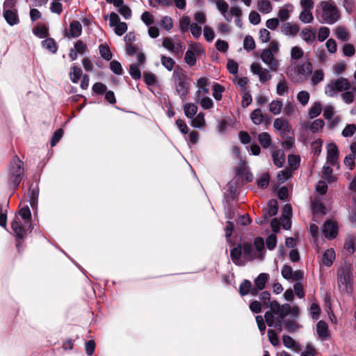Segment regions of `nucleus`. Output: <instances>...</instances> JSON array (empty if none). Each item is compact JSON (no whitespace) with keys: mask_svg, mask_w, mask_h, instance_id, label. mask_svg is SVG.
<instances>
[{"mask_svg":"<svg viewBox=\"0 0 356 356\" xmlns=\"http://www.w3.org/2000/svg\"><path fill=\"white\" fill-rule=\"evenodd\" d=\"M24 175L23 163L15 157L12 161L9 168L10 185L16 188L19 184Z\"/></svg>","mask_w":356,"mask_h":356,"instance_id":"1a4fd4ad","label":"nucleus"},{"mask_svg":"<svg viewBox=\"0 0 356 356\" xmlns=\"http://www.w3.org/2000/svg\"><path fill=\"white\" fill-rule=\"evenodd\" d=\"M341 92V98L346 104H350L356 99V88L352 87V83L346 78L339 77L331 81L325 88V93L334 97Z\"/></svg>","mask_w":356,"mask_h":356,"instance_id":"f257e3e1","label":"nucleus"},{"mask_svg":"<svg viewBox=\"0 0 356 356\" xmlns=\"http://www.w3.org/2000/svg\"><path fill=\"white\" fill-rule=\"evenodd\" d=\"M337 279L340 293L342 294H351L353 291V275L350 264L345 263L338 268Z\"/></svg>","mask_w":356,"mask_h":356,"instance_id":"20e7f679","label":"nucleus"},{"mask_svg":"<svg viewBox=\"0 0 356 356\" xmlns=\"http://www.w3.org/2000/svg\"><path fill=\"white\" fill-rule=\"evenodd\" d=\"M109 25L114 27L116 35L121 36L127 31V25L125 22H120V17L115 13H111L109 16Z\"/></svg>","mask_w":356,"mask_h":356,"instance_id":"4468645a","label":"nucleus"},{"mask_svg":"<svg viewBox=\"0 0 356 356\" xmlns=\"http://www.w3.org/2000/svg\"><path fill=\"white\" fill-rule=\"evenodd\" d=\"M330 35V29L327 27L323 26L318 29V40L320 42L325 40Z\"/></svg>","mask_w":356,"mask_h":356,"instance_id":"69168bd1","label":"nucleus"},{"mask_svg":"<svg viewBox=\"0 0 356 356\" xmlns=\"http://www.w3.org/2000/svg\"><path fill=\"white\" fill-rule=\"evenodd\" d=\"M336 36L339 40L346 41L349 39V33L344 27H338L336 29Z\"/></svg>","mask_w":356,"mask_h":356,"instance_id":"6e6d98bb","label":"nucleus"},{"mask_svg":"<svg viewBox=\"0 0 356 356\" xmlns=\"http://www.w3.org/2000/svg\"><path fill=\"white\" fill-rule=\"evenodd\" d=\"M268 214L269 216H273L278 211L277 202L275 200H271L268 203Z\"/></svg>","mask_w":356,"mask_h":356,"instance_id":"5fc2aeb1","label":"nucleus"},{"mask_svg":"<svg viewBox=\"0 0 356 356\" xmlns=\"http://www.w3.org/2000/svg\"><path fill=\"white\" fill-rule=\"evenodd\" d=\"M33 33L40 38H43L47 35V29L44 25L38 26L33 29Z\"/></svg>","mask_w":356,"mask_h":356,"instance_id":"774afa93","label":"nucleus"},{"mask_svg":"<svg viewBox=\"0 0 356 356\" xmlns=\"http://www.w3.org/2000/svg\"><path fill=\"white\" fill-rule=\"evenodd\" d=\"M283 344L288 348H292L296 351L300 350V346L290 336L284 335L282 339Z\"/></svg>","mask_w":356,"mask_h":356,"instance_id":"58836bf2","label":"nucleus"},{"mask_svg":"<svg viewBox=\"0 0 356 356\" xmlns=\"http://www.w3.org/2000/svg\"><path fill=\"white\" fill-rule=\"evenodd\" d=\"M322 111V105L320 102H316L310 108L309 115L311 118L318 116Z\"/></svg>","mask_w":356,"mask_h":356,"instance_id":"603ef678","label":"nucleus"},{"mask_svg":"<svg viewBox=\"0 0 356 356\" xmlns=\"http://www.w3.org/2000/svg\"><path fill=\"white\" fill-rule=\"evenodd\" d=\"M191 124L195 128L203 127L205 124L204 114L200 112L197 114L196 116L195 115L193 118L191 119Z\"/></svg>","mask_w":356,"mask_h":356,"instance_id":"e433bc0d","label":"nucleus"},{"mask_svg":"<svg viewBox=\"0 0 356 356\" xmlns=\"http://www.w3.org/2000/svg\"><path fill=\"white\" fill-rule=\"evenodd\" d=\"M322 232L329 240L336 238L338 234L337 222L330 220H327L323 225Z\"/></svg>","mask_w":356,"mask_h":356,"instance_id":"dca6fc26","label":"nucleus"},{"mask_svg":"<svg viewBox=\"0 0 356 356\" xmlns=\"http://www.w3.org/2000/svg\"><path fill=\"white\" fill-rule=\"evenodd\" d=\"M355 131L356 125L354 124H349L343 129L341 134L343 137H350L355 133Z\"/></svg>","mask_w":356,"mask_h":356,"instance_id":"680f3d73","label":"nucleus"},{"mask_svg":"<svg viewBox=\"0 0 356 356\" xmlns=\"http://www.w3.org/2000/svg\"><path fill=\"white\" fill-rule=\"evenodd\" d=\"M161 62L162 65L168 71L172 70L175 65V62L172 58L165 56H161Z\"/></svg>","mask_w":356,"mask_h":356,"instance_id":"09e8293b","label":"nucleus"},{"mask_svg":"<svg viewBox=\"0 0 356 356\" xmlns=\"http://www.w3.org/2000/svg\"><path fill=\"white\" fill-rule=\"evenodd\" d=\"M339 157V151L337 145L334 143H330L327 146V162L332 165L337 163Z\"/></svg>","mask_w":356,"mask_h":356,"instance_id":"aec40b11","label":"nucleus"},{"mask_svg":"<svg viewBox=\"0 0 356 356\" xmlns=\"http://www.w3.org/2000/svg\"><path fill=\"white\" fill-rule=\"evenodd\" d=\"M99 53L102 57L106 60H110L112 58V54L109 47L106 44L99 45Z\"/></svg>","mask_w":356,"mask_h":356,"instance_id":"13d9d810","label":"nucleus"},{"mask_svg":"<svg viewBox=\"0 0 356 356\" xmlns=\"http://www.w3.org/2000/svg\"><path fill=\"white\" fill-rule=\"evenodd\" d=\"M191 21L190 17L187 15L182 16L179 22V28L181 33H186L188 31L191 26Z\"/></svg>","mask_w":356,"mask_h":356,"instance_id":"a19ab883","label":"nucleus"},{"mask_svg":"<svg viewBox=\"0 0 356 356\" xmlns=\"http://www.w3.org/2000/svg\"><path fill=\"white\" fill-rule=\"evenodd\" d=\"M212 90L214 99L217 101L221 100L222 97V93L224 92L225 88L219 83H215L212 86Z\"/></svg>","mask_w":356,"mask_h":356,"instance_id":"c03bdc74","label":"nucleus"},{"mask_svg":"<svg viewBox=\"0 0 356 356\" xmlns=\"http://www.w3.org/2000/svg\"><path fill=\"white\" fill-rule=\"evenodd\" d=\"M280 31L284 35L295 37L298 33L300 27L297 24L293 22H285L282 24Z\"/></svg>","mask_w":356,"mask_h":356,"instance_id":"a211bd4d","label":"nucleus"},{"mask_svg":"<svg viewBox=\"0 0 356 356\" xmlns=\"http://www.w3.org/2000/svg\"><path fill=\"white\" fill-rule=\"evenodd\" d=\"M312 209L314 216V220L318 222L316 219L318 216H323L326 213V209L323 204L318 200L312 202Z\"/></svg>","mask_w":356,"mask_h":356,"instance_id":"412c9836","label":"nucleus"},{"mask_svg":"<svg viewBox=\"0 0 356 356\" xmlns=\"http://www.w3.org/2000/svg\"><path fill=\"white\" fill-rule=\"evenodd\" d=\"M344 248L350 254H353L356 250V238L353 236H348L345 241Z\"/></svg>","mask_w":356,"mask_h":356,"instance_id":"f704fd0d","label":"nucleus"},{"mask_svg":"<svg viewBox=\"0 0 356 356\" xmlns=\"http://www.w3.org/2000/svg\"><path fill=\"white\" fill-rule=\"evenodd\" d=\"M243 243V259L252 261L256 259H262L264 257V241L261 237L254 239L253 245L249 243Z\"/></svg>","mask_w":356,"mask_h":356,"instance_id":"0eeeda50","label":"nucleus"},{"mask_svg":"<svg viewBox=\"0 0 356 356\" xmlns=\"http://www.w3.org/2000/svg\"><path fill=\"white\" fill-rule=\"evenodd\" d=\"M324 125V122L323 120L317 119L314 120L309 125V129L315 133L318 132L320 129L323 128Z\"/></svg>","mask_w":356,"mask_h":356,"instance_id":"0e129e2a","label":"nucleus"},{"mask_svg":"<svg viewBox=\"0 0 356 356\" xmlns=\"http://www.w3.org/2000/svg\"><path fill=\"white\" fill-rule=\"evenodd\" d=\"M204 53V49L200 44H193L186 51L184 60L190 66H194L196 64L197 57Z\"/></svg>","mask_w":356,"mask_h":356,"instance_id":"9b49d317","label":"nucleus"},{"mask_svg":"<svg viewBox=\"0 0 356 356\" xmlns=\"http://www.w3.org/2000/svg\"><path fill=\"white\" fill-rule=\"evenodd\" d=\"M282 101L274 100L269 104V111L274 115H278L282 111Z\"/></svg>","mask_w":356,"mask_h":356,"instance_id":"a18cd8bd","label":"nucleus"},{"mask_svg":"<svg viewBox=\"0 0 356 356\" xmlns=\"http://www.w3.org/2000/svg\"><path fill=\"white\" fill-rule=\"evenodd\" d=\"M257 8L264 14H268L273 10V5L269 0H258Z\"/></svg>","mask_w":356,"mask_h":356,"instance_id":"c756f323","label":"nucleus"},{"mask_svg":"<svg viewBox=\"0 0 356 356\" xmlns=\"http://www.w3.org/2000/svg\"><path fill=\"white\" fill-rule=\"evenodd\" d=\"M275 132L282 138L293 135L292 129L289 122L283 118H277L273 122Z\"/></svg>","mask_w":356,"mask_h":356,"instance_id":"f8f14e48","label":"nucleus"},{"mask_svg":"<svg viewBox=\"0 0 356 356\" xmlns=\"http://www.w3.org/2000/svg\"><path fill=\"white\" fill-rule=\"evenodd\" d=\"M195 101L198 102L203 109L208 110L213 106V100L209 97H202L200 98L195 99Z\"/></svg>","mask_w":356,"mask_h":356,"instance_id":"79ce46f5","label":"nucleus"},{"mask_svg":"<svg viewBox=\"0 0 356 356\" xmlns=\"http://www.w3.org/2000/svg\"><path fill=\"white\" fill-rule=\"evenodd\" d=\"M309 98V93L305 90L300 91L297 95V99L302 106H305L308 104Z\"/></svg>","mask_w":356,"mask_h":356,"instance_id":"bf43d9fd","label":"nucleus"},{"mask_svg":"<svg viewBox=\"0 0 356 356\" xmlns=\"http://www.w3.org/2000/svg\"><path fill=\"white\" fill-rule=\"evenodd\" d=\"M312 63L307 60L304 62L292 61L286 68V74L296 81H304L312 74Z\"/></svg>","mask_w":356,"mask_h":356,"instance_id":"39448f33","label":"nucleus"},{"mask_svg":"<svg viewBox=\"0 0 356 356\" xmlns=\"http://www.w3.org/2000/svg\"><path fill=\"white\" fill-rule=\"evenodd\" d=\"M272 159L275 165L281 168L285 163V154L282 149L274 150L272 153Z\"/></svg>","mask_w":356,"mask_h":356,"instance_id":"393cba45","label":"nucleus"},{"mask_svg":"<svg viewBox=\"0 0 356 356\" xmlns=\"http://www.w3.org/2000/svg\"><path fill=\"white\" fill-rule=\"evenodd\" d=\"M19 214L24 221V226H22L17 220H15L11 223V228L17 238H23L26 234V227H30L31 214L28 207L22 208Z\"/></svg>","mask_w":356,"mask_h":356,"instance_id":"6e6552de","label":"nucleus"},{"mask_svg":"<svg viewBox=\"0 0 356 356\" xmlns=\"http://www.w3.org/2000/svg\"><path fill=\"white\" fill-rule=\"evenodd\" d=\"M258 141L264 148H268L271 145V137L267 132H262L258 135Z\"/></svg>","mask_w":356,"mask_h":356,"instance_id":"ea45409f","label":"nucleus"},{"mask_svg":"<svg viewBox=\"0 0 356 356\" xmlns=\"http://www.w3.org/2000/svg\"><path fill=\"white\" fill-rule=\"evenodd\" d=\"M298 313H264V317L267 325L273 327L279 332L282 330V326L290 331L296 329V323L293 320L286 319L289 314L291 317H296Z\"/></svg>","mask_w":356,"mask_h":356,"instance_id":"7ed1b4c3","label":"nucleus"},{"mask_svg":"<svg viewBox=\"0 0 356 356\" xmlns=\"http://www.w3.org/2000/svg\"><path fill=\"white\" fill-rule=\"evenodd\" d=\"M324 79V73L321 70H317L312 75L311 81L314 85H316Z\"/></svg>","mask_w":356,"mask_h":356,"instance_id":"4d7b16f0","label":"nucleus"},{"mask_svg":"<svg viewBox=\"0 0 356 356\" xmlns=\"http://www.w3.org/2000/svg\"><path fill=\"white\" fill-rule=\"evenodd\" d=\"M42 47L51 53H55L57 51V46L55 41L51 38H47L42 41Z\"/></svg>","mask_w":356,"mask_h":356,"instance_id":"de8ad7c7","label":"nucleus"},{"mask_svg":"<svg viewBox=\"0 0 356 356\" xmlns=\"http://www.w3.org/2000/svg\"><path fill=\"white\" fill-rule=\"evenodd\" d=\"M279 51V42L276 40H273L267 48L263 49L260 54L261 60L273 72H277L280 66V60L277 58Z\"/></svg>","mask_w":356,"mask_h":356,"instance_id":"423d86ee","label":"nucleus"},{"mask_svg":"<svg viewBox=\"0 0 356 356\" xmlns=\"http://www.w3.org/2000/svg\"><path fill=\"white\" fill-rule=\"evenodd\" d=\"M276 92L280 96H283L289 93L288 83L284 77L278 81L276 86Z\"/></svg>","mask_w":356,"mask_h":356,"instance_id":"473e14b6","label":"nucleus"},{"mask_svg":"<svg viewBox=\"0 0 356 356\" xmlns=\"http://www.w3.org/2000/svg\"><path fill=\"white\" fill-rule=\"evenodd\" d=\"M323 177L329 183L336 181V177L332 175V169L330 166L324 165L323 168Z\"/></svg>","mask_w":356,"mask_h":356,"instance_id":"49530a36","label":"nucleus"},{"mask_svg":"<svg viewBox=\"0 0 356 356\" xmlns=\"http://www.w3.org/2000/svg\"><path fill=\"white\" fill-rule=\"evenodd\" d=\"M8 3L4 2L3 3V16L6 21V22L10 26H15L19 23V18L16 10L8 9Z\"/></svg>","mask_w":356,"mask_h":356,"instance_id":"f3484780","label":"nucleus"},{"mask_svg":"<svg viewBox=\"0 0 356 356\" xmlns=\"http://www.w3.org/2000/svg\"><path fill=\"white\" fill-rule=\"evenodd\" d=\"M81 75H82V71L80 68H79L76 65H74L71 67L70 72V77L71 81L73 83H78Z\"/></svg>","mask_w":356,"mask_h":356,"instance_id":"37998d69","label":"nucleus"},{"mask_svg":"<svg viewBox=\"0 0 356 356\" xmlns=\"http://www.w3.org/2000/svg\"><path fill=\"white\" fill-rule=\"evenodd\" d=\"M144 64L141 65L138 60L136 63L130 65L129 74L134 79H139L141 77L140 68L143 67Z\"/></svg>","mask_w":356,"mask_h":356,"instance_id":"2f4dec72","label":"nucleus"},{"mask_svg":"<svg viewBox=\"0 0 356 356\" xmlns=\"http://www.w3.org/2000/svg\"><path fill=\"white\" fill-rule=\"evenodd\" d=\"M175 88L181 98H184L188 93L189 83L184 74L175 76Z\"/></svg>","mask_w":356,"mask_h":356,"instance_id":"2eb2a0df","label":"nucleus"},{"mask_svg":"<svg viewBox=\"0 0 356 356\" xmlns=\"http://www.w3.org/2000/svg\"><path fill=\"white\" fill-rule=\"evenodd\" d=\"M230 256L232 261L238 266L243 265L241 257H243V243L238 244L231 250Z\"/></svg>","mask_w":356,"mask_h":356,"instance_id":"6ab92c4d","label":"nucleus"},{"mask_svg":"<svg viewBox=\"0 0 356 356\" xmlns=\"http://www.w3.org/2000/svg\"><path fill=\"white\" fill-rule=\"evenodd\" d=\"M243 47L247 51L254 49L255 47V42L253 38L250 35L246 36L243 41Z\"/></svg>","mask_w":356,"mask_h":356,"instance_id":"338daca9","label":"nucleus"},{"mask_svg":"<svg viewBox=\"0 0 356 356\" xmlns=\"http://www.w3.org/2000/svg\"><path fill=\"white\" fill-rule=\"evenodd\" d=\"M335 259V252L332 248L327 250L323 256V263L327 266H330L332 264L334 260Z\"/></svg>","mask_w":356,"mask_h":356,"instance_id":"c9c22d12","label":"nucleus"},{"mask_svg":"<svg viewBox=\"0 0 356 356\" xmlns=\"http://www.w3.org/2000/svg\"><path fill=\"white\" fill-rule=\"evenodd\" d=\"M293 10V6L291 3L284 4L278 11V17L281 21L287 20Z\"/></svg>","mask_w":356,"mask_h":356,"instance_id":"bb28decb","label":"nucleus"},{"mask_svg":"<svg viewBox=\"0 0 356 356\" xmlns=\"http://www.w3.org/2000/svg\"><path fill=\"white\" fill-rule=\"evenodd\" d=\"M216 5L218 10L227 22H231L234 16L241 17L242 15V10L238 6L232 7L228 10L229 5L225 0H216Z\"/></svg>","mask_w":356,"mask_h":356,"instance_id":"9d476101","label":"nucleus"},{"mask_svg":"<svg viewBox=\"0 0 356 356\" xmlns=\"http://www.w3.org/2000/svg\"><path fill=\"white\" fill-rule=\"evenodd\" d=\"M161 26L166 31H170L173 27V21L170 17L165 16L161 20Z\"/></svg>","mask_w":356,"mask_h":356,"instance_id":"e2e57ef3","label":"nucleus"},{"mask_svg":"<svg viewBox=\"0 0 356 356\" xmlns=\"http://www.w3.org/2000/svg\"><path fill=\"white\" fill-rule=\"evenodd\" d=\"M269 275L267 273H261L254 280V285L259 290H263L268 282Z\"/></svg>","mask_w":356,"mask_h":356,"instance_id":"72a5a7b5","label":"nucleus"},{"mask_svg":"<svg viewBox=\"0 0 356 356\" xmlns=\"http://www.w3.org/2000/svg\"><path fill=\"white\" fill-rule=\"evenodd\" d=\"M291 60H298L301 58L304 55V51L302 48L298 46H295L291 49Z\"/></svg>","mask_w":356,"mask_h":356,"instance_id":"864d4df0","label":"nucleus"},{"mask_svg":"<svg viewBox=\"0 0 356 356\" xmlns=\"http://www.w3.org/2000/svg\"><path fill=\"white\" fill-rule=\"evenodd\" d=\"M300 20L305 24L312 23L314 20V17L312 11L302 10L299 15Z\"/></svg>","mask_w":356,"mask_h":356,"instance_id":"8fccbe9b","label":"nucleus"},{"mask_svg":"<svg viewBox=\"0 0 356 356\" xmlns=\"http://www.w3.org/2000/svg\"><path fill=\"white\" fill-rule=\"evenodd\" d=\"M126 51L129 56L136 54L137 60H138L141 65L145 63V56L136 46L131 44H127Z\"/></svg>","mask_w":356,"mask_h":356,"instance_id":"4be33fe9","label":"nucleus"},{"mask_svg":"<svg viewBox=\"0 0 356 356\" xmlns=\"http://www.w3.org/2000/svg\"><path fill=\"white\" fill-rule=\"evenodd\" d=\"M292 176V170L290 169H284L281 170L277 176V181L280 183L285 182Z\"/></svg>","mask_w":356,"mask_h":356,"instance_id":"3c124183","label":"nucleus"},{"mask_svg":"<svg viewBox=\"0 0 356 356\" xmlns=\"http://www.w3.org/2000/svg\"><path fill=\"white\" fill-rule=\"evenodd\" d=\"M316 333L323 339H327L330 337V331L327 323L319 321L316 325Z\"/></svg>","mask_w":356,"mask_h":356,"instance_id":"b1692460","label":"nucleus"},{"mask_svg":"<svg viewBox=\"0 0 356 356\" xmlns=\"http://www.w3.org/2000/svg\"><path fill=\"white\" fill-rule=\"evenodd\" d=\"M300 37L307 43L310 44L316 39V32L311 29L305 28L301 31Z\"/></svg>","mask_w":356,"mask_h":356,"instance_id":"c85d7f7f","label":"nucleus"},{"mask_svg":"<svg viewBox=\"0 0 356 356\" xmlns=\"http://www.w3.org/2000/svg\"><path fill=\"white\" fill-rule=\"evenodd\" d=\"M316 17L321 23L332 24L339 20L340 13L332 0H324L316 8Z\"/></svg>","mask_w":356,"mask_h":356,"instance_id":"f03ea898","label":"nucleus"},{"mask_svg":"<svg viewBox=\"0 0 356 356\" xmlns=\"http://www.w3.org/2000/svg\"><path fill=\"white\" fill-rule=\"evenodd\" d=\"M162 45L164 48L175 54L179 53L182 47L181 42L174 43L170 38H164Z\"/></svg>","mask_w":356,"mask_h":356,"instance_id":"5701e85b","label":"nucleus"},{"mask_svg":"<svg viewBox=\"0 0 356 356\" xmlns=\"http://www.w3.org/2000/svg\"><path fill=\"white\" fill-rule=\"evenodd\" d=\"M259 298V302L263 305L264 307L270 308L272 310H273L275 307L277 306L276 302L270 301V294L268 291H263L260 294Z\"/></svg>","mask_w":356,"mask_h":356,"instance_id":"cd10ccee","label":"nucleus"},{"mask_svg":"<svg viewBox=\"0 0 356 356\" xmlns=\"http://www.w3.org/2000/svg\"><path fill=\"white\" fill-rule=\"evenodd\" d=\"M251 282L249 280L243 281L239 286V293L241 296L247 295L251 289Z\"/></svg>","mask_w":356,"mask_h":356,"instance_id":"052dcab7","label":"nucleus"},{"mask_svg":"<svg viewBox=\"0 0 356 356\" xmlns=\"http://www.w3.org/2000/svg\"><path fill=\"white\" fill-rule=\"evenodd\" d=\"M250 119L252 122L256 125L262 124L264 122V115L261 110L259 108L254 110L250 113Z\"/></svg>","mask_w":356,"mask_h":356,"instance_id":"4c0bfd02","label":"nucleus"},{"mask_svg":"<svg viewBox=\"0 0 356 356\" xmlns=\"http://www.w3.org/2000/svg\"><path fill=\"white\" fill-rule=\"evenodd\" d=\"M81 32L82 26L81 23L79 21L74 20L70 23L69 33H67L66 35L72 38H77L81 34Z\"/></svg>","mask_w":356,"mask_h":356,"instance_id":"a878e982","label":"nucleus"},{"mask_svg":"<svg viewBox=\"0 0 356 356\" xmlns=\"http://www.w3.org/2000/svg\"><path fill=\"white\" fill-rule=\"evenodd\" d=\"M250 70L254 74L258 76L259 81L262 83H266L272 79L270 70L266 68H264L261 64L258 63H252L250 65Z\"/></svg>","mask_w":356,"mask_h":356,"instance_id":"ddd939ff","label":"nucleus"},{"mask_svg":"<svg viewBox=\"0 0 356 356\" xmlns=\"http://www.w3.org/2000/svg\"><path fill=\"white\" fill-rule=\"evenodd\" d=\"M183 108L185 115L189 119L193 118V117L197 114L198 109L197 105L193 103H187L184 104Z\"/></svg>","mask_w":356,"mask_h":356,"instance_id":"7c9ffc66","label":"nucleus"}]
</instances>
